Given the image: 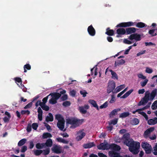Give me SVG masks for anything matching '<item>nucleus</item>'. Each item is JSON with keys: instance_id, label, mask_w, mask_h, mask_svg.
Listing matches in <instances>:
<instances>
[{"instance_id": "obj_1", "label": "nucleus", "mask_w": 157, "mask_h": 157, "mask_svg": "<svg viewBox=\"0 0 157 157\" xmlns=\"http://www.w3.org/2000/svg\"><path fill=\"white\" fill-rule=\"evenodd\" d=\"M129 137V134L128 133H126L123 135L122 139V141L124 144L129 147V150L132 153L137 154L139 151L140 143L138 142H134Z\"/></svg>"}, {"instance_id": "obj_2", "label": "nucleus", "mask_w": 157, "mask_h": 157, "mask_svg": "<svg viewBox=\"0 0 157 157\" xmlns=\"http://www.w3.org/2000/svg\"><path fill=\"white\" fill-rule=\"evenodd\" d=\"M157 90L155 89L153 90L150 94L148 91H146L144 97L142 98L138 104V106L143 105L147 103L149 100H152L155 96Z\"/></svg>"}, {"instance_id": "obj_3", "label": "nucleus", "mask_w": 157, "mask_h": 157, "mask_svg": "<svg viewBox=\"0 0 157 157\" xmlns=\"http://www.w3.org/2000/svg\"><path fill=\"white\" fill-rule=\"evenodd\" d=\"M97 147L99 150H107L109 148H112L113 149L112 151H119L120 149V147L115 144H113L110 145L108 144V143L105 141L103 143H101L99 145L97 146Z\"/></svg>"}, {"instance_id": "obj_4", "label": "nucleus", "mask_w": 157, "mask_h": 157, "mask_svg": "<svg viewBox=\"0 0 157 157\" xmlns=\"http://www.w3.org/2000/svg\"><path fill=\"white\" fill-rule=\"evenodd\" d=\"M83 121V119L79 120L75 118H68L66 119V124H71V128H75L82 124Z\"/></svg>"}, {"instance_id": "obj_5", "label": "nucleus", "mask_w": 157, "mask_h": 157, "mask_svg": "<svg viewBox=\"0 0 157 157\" xmlns=\"http://www.w3.org/2000/svg\"><path fill=\"white\" fill-rule=\"evenodd\" d=\"M51 96L52 98L49 101V102L52 104H54L57 103V100L60 97V95L58 93H54L50 94L47 97L44 98L42 100L43 102L45 104L47 101L48 98L50 96Z\"/></svg>"}, {"instance_id": "obj_6", "label": "nucleus", "mask_w": 157, "mask_h": 157, "mask_svg": "<svg viewBox=\"0 0 157 157\" xmlns=\"http://www.w3.org/2000/svg\"><path fill=\"white\" fill-rule=\"evenodd\" d=\"M134 25H136V27L138 28H142L145 26V24L142 22H139L136 24V23H133L132 22H128L120 23L116 27H125L133 26Z\"/></svg>"}, {"instance_id": "obj_7", "label": "nucleus", "mask_w": 157, "mask_h": 157, "mask_svg": "<svg viewBox=\"0 0 157 157\" xmlns=\"http://www.w3.org/2000/svg\"><path fill=\"white\" fill-rule=\"evenodd\" d=\"M128 39H128H124L123 40L124 43L128 44H130L134 42L133 40H135L136 41H138L141 40L140 35L136 33L130 35L129 36Z\"/></svg>"}, {"instance_id": "obj_8", "label": "nucleus", "mask_w": 157, "mask_h": 157, "mask_svg": "<svg viewBox=\"0 0 157 157\" xmlns=\"http://www.w3.org/2000/svg\"><path fill=\"white\" fill-rule=\"evenodd\" d=\"M151 104V103H148L147 105L143 108L136 109V111H133L132 112V113L135 114L136 112H137L138 114H140L144 117L146 120H148V117L146 113L143 112V111L148 108L150 106Z\"/></svg>"}, {"instance_id": "obj_9", "label": "nucleus", "mask_w": 157, "mask_h": 157, "mask_svg": "<svg viewBox=\"0 0 157 157\" xmlns=\"http://www.w3.org/2000/svg\"><path fill=\"white\" fill-rule=\"evenodd\" d=\"M116 87V83L113 80H109L108 83L107 87V92L109 94L111 92L113 93Z\"/></svg>"}, {"instance_id": "obj_10", "label": "nucleus", "mask_w": 157, "mask_h": 157, "mask_svg": "<svg viewBox=\"0 0 157 157\" xmlns=\"http://www.w3.org/2000/svg\"><path fill=\"white\" fill-rule=\"evenodd\" d=\"M141 146L145 150L147 154H149L151 152L152 148L150 144L147 142H143L141 144Z\"/></svg>"}, {"instance_id": "obj_11", "label": "nucleus", "mask_w": 157, "mask_h": 157, "mask_svg": "<svg viewBox=\"0 0 157 157\" xmlns=\"http://www.w3.org/2000/svg\"><path fill=\"white\" fill-rule=\"evenodd\" d=\"M52 151L54 152L59 154L63 152L62 147L60 145H54L52 148Z\"/></svg>"}, {"instance_id": "obj_12", "label": "nucleus", "mask_w": 157, "mask_h": 157, "mask_svg": "<svg viewBox=\"0 0 157 157\" xmlns=\"http://www.w3.org/2000/svg\"><path fill=\"white\" fill-rule=\"evenodd\" d=\"M109 72H110L112 75L111 78L113 79L117 80L118 79V76L116 72L113 71L112 70L110 69L109 68H107L105 71V74H108Z\"/></svg>"}, {"instance_id": "obj_13", "label": "nucleus", "mask_w": 157, "mask_h": 157, "mask_svg": "<svg viewBox=\"0 0 157 157\" xmlns=\"http://www.w3.org/2000/svg\"><path fill=\"white\" fill-rule=\"evenodd\" d=\"M85 132L83 130H80L77 133L76 139L78 141L81 140L85 135Z\"/></svg>"}, {"instance_id": "obj_14", "label": "nucleus", "mask_w": 157, "mask_h": 157, "mask_svg": "<svg viewBox=\"0 0 157 157\" xmlns=\"http://www.w3.org/2000/svg\"><path fill=\"white\" fill-rule=\"evenodd\" d=\"M16 82L17 85L22 89L23 90L25 91L26 90L24 86L21 85L22 81L21 79L20 78H14Z\"/></svg>"}, {"instance_id": "obj_15", "label": "nucleus", "mask_w": 157, "mask_h": 157, "mask_svg": "<svg viewBox=\"0 0 157 157\" xmlns=\"http://www.w3.org/2000/svg\"><path fill=\"white\" fill-rule=\"evenodd\" d=\"M125 87V84H123L117 86L113 92V94H116L121 91Z\"/></svg>"}, {"instance_id": "obj_16", "label": "nucleus", "mask_w": 157, "mask_h": 157, "mask_svg": "<svg viewBox=\"0 0 157 157\" xmlns=\"http://www.w3.org/2000/svg\"><path fill=\"white\" fill-rule=\"evenodd\" d=\"M117 33L118 34V35L117 36V37H121L120 35L124 34L126 33V31L123 28L119 29H117Z\"/></svg>"}, {"instance_id": "obj_17", "label": "nucleus", "mask_w": 157, "mask_h": 157, "mask_svg": "<svg viewBox=\"0 0 157 157\" xmlns=\"http://www.w3.org/2000/svg\"><path fill=\"white\" fill-rule=\"evenodd\" d=\"M155 129L154 127H152L147 129L144 133V137L147 138V137Z\"/></svg>"}, {"instance_id": "obj_18", "label": "nucleus", "mask_w": 157, "mask_h": 157, "mask_svg": "<svg viewBox=\"0 0 157 157\" xmlns=\"http://www.w3.org/2000/svg\"><path fill=\"white\" fill-rule=\"evenodd\" d=\"M66 93V91L64 90H62L60 92V93H58L59 94H60L61 96L63 94V96H62L61 98L62 100H65L67 99V94H65Z\"/></svg>"}, {"instance_id": "obj_19", "label": "nucleus", "mask_w": 157, "mask_h": 157, "mask_svg": "<svg viewBox=\"0 0 157 157\" xmlns=\"http://www.w3.org/2000/svg\"><path fill=\"white\" fill-rule=\"evenodd\" d=\"M87 30L89 34L90 35L94 36L95 35V30L91 25L88 27Z\"/></svg>"}, {"instance_id": "obj_20", "label": "nucleus", "mask_w": 157, "mask_h": 157, "mask_svg": "<svg viewBox=\"0 0 157 157\" xmlns=\"http://www.w3.org/2000/svg\"><path fill=\"white\" fill-rule=\"evenodd\" d=\"M147 123L150 125H154L157 123V118L151 119L148 121Z\"/></svg>"}, {"instance_id": "obj_21", "label": "nucleus", "mask_w": 157, "mask_h": 157, "mask_svg": "<svg viewBox=\"0 0 157 157\" xmlns=\"http://www.w3.org/2000/svg\"><path fill=\"white\" fill-rule=\"evenodd\" d=\"M88 102L91 104L94 107L96 108L97 110H99V108L95 101L93 100H89Z\"/></svg>"}, {"instance_id": "obj_22", "label": "nucleus", "mask_w": 157, "mask_h": 157, "mask_svg": "<svg viewBox=\"0 0 157 157\" xmlns=\"http://www.w3.org/2000/svg\"><path fill=\"white\" fill-rule=\"evenodd\" d=\"M125 63V61L123 59H118L115 62V65L116 67H117L120 65L123 64Z\"/></svg>"}, {"instance_id": "obj_23", "label": "nucleus", "mask_w": 157, "mask_h": 157, "mask_svg": "<svg viewBox=\"0 0 157 157\" xmlns=\"http://www.w3.org/2000/svg\"><path fill=\"white\" fill-rule=\"evenodd\" d=\"M136 29L134 28H130L126 29V33L127 34H129L135 33Z\"/></svg>"}, {"instance_id": "obj_24", "label": "nucleus", "mask_w": 157, "mask_h": 157, "mask_svg": "<svg viewBox=\"0 0 157 157\" xmlns=\"http://www.w3.org/2000/svg\"><path fill=\"white\" fill-rule=\"evenodd\" d=\"M57 126L61 130H63L64 127V121L58 122Z\"/></svg>"}, {"instance_id": "obj_25", "label": "nucleus", "mask_w": 157, "mask_h": 157, "mask_svg": "<svg viewBox=\"0 0 157 157\" xmlns=\"http://www.w3.org/2000/svg\"><path fill=\"white\" fill-rule=\"evenodd\" d=\"M56 140L59 142L62 143L64 144H67L68 141L60 137H58L56 138Z\"/></svg>"}, {"instance_id": "obj_26", "label": "nucleus", "mask_w": 157, "mask_h": 157, "mask_svg": "<svg viewBox=\"0 0 157 157\" xmlns=\"http://www.w3.org/2000/svg\"><path fill=\"white\" fill-rule=\"evenodd\" d=\"M38 118L39 120L41 121L42 118V111L40 107L38 109Z\"/></svg>"}, {"instance_id": "obj_27", "label": "nucleus", "mask_w": 157, "mask_h": 157, "mask_svg": "<svg viewBox=\"0 0 157 157\" xmlns=\"http://www.w3.org/2000/svg\"><path fill=\"white\" fill-rule=\"evenodd\" d=\"M94 71V76H93V78H95V76L98 74V70L97 68L96 67H95L91 70V75H93V71Z\"/></svg>"}, {"instance_id": "obj_28", "label": "nucleus", "mask_w": 157, "mask_h": 157, "mask_svg": "<svg viewBox=\"0 0 157 157\" xmlns=\"http://www.w3.org/2000/svg\"><path fill=\"white\" fill-rule=\"evenodd\" d=\"M120 111V109H116L113 110L109 114L110 117H112L113 116L117 114V112Z\"/></svg>"}, {"instance_id": "obj_29", "label": "nucleus", "mask_w": 157, "mask_h": 157, "mask_svg": "<svg viewBox=\"0 0 157 157\" xmlns=\"http://www.w3.org/2000/svg\"><path fill=\"white\" fill-rule=\"evenodd\" d=\"M133 89H131L126 93L123 96H122L121 98H125L127 97L133 91Z\"/></svg>"}, {"instance_id": "obj_30", "label": "nucleus", "mask_w": 157, "mask_h": 157, "mask_svg": "<svg viewBox=\"0 0 157 157\" xmlns=\"http://www.w3.org/2000/svg\"><path fill=\"white\" fill-rule=\"evenodd\" d=\"M46 121H52L53 120V117L52 115L49 113L48 116L46 118Z\"/></svg>"}, {"instance_id": "obj_31", "label": "nucleus", "mask_w": 157, "mask_h": 157, "mask_svg": "<svg viewBox=\"0 0 157 157\" xmlns=\"http://www.w3.org/2000/svg\"><path fill=\"white\" fill-rule=\"evenodd\" d=\"M55 119L58 121V122L64 121V119L61 115L59 114L56 115Z\"/></svg>"}, {"instance_id": "obj_32", "label": "nucleus", "mask_w": 157, "mask_h": 157, "mask_svg": "<svg viewBox=\"0 0 157 157\" xmlns=\"http://www.w3.org/2000/svg\"><path fill=\"white\" fill-rule=\"evenodd\" d=\"M95 146L93 142L90 143L88 144H85L83 145V147L86 148H90Z\"/></svg>"}, {"instance_id": "obj_33", "label": "nucleus", "mask_w": 157, "mask_h": 157, "mask_svg": "<svg viewBox=\"0 0 157 157\" xmlns=\"http://www.w3.org/2000/svg\"><path fill=\"white\" fill-rule=\"evenodd\" d=\"M52 144V139H49L47 140L44 145H45L46 146L51 147Z\"/></svg>"}, {"instance_id": "obj_34", "label": "nucleus", "mask_w": 157, "mask_h": 157, "mask_svg": "<svg viewBox=\"0 0 157 157\" xmlns=\"http://www.w3.org/2000/svg\"><path fill=\"white\" fill-rule=\"evenodd\" d=\"M27 140L25 139H23L20 140L18 143V145L19 146H21L24 145L26 142Z\"/></svg>"}, {"instance_id": "obj_35", "label": "nucleus", "mask_w": 157, "mask_h": 157, "mask_svg": "<svg viewBox=\"0 0 157 157\" xmlns=\"http://www.w3.org/2000/svg\"><path fill=\"white\" fill-rule=\"evenodd\" d=\"M52 137V135L49 133H44L43 135V138L46 139Z\"/></svg>"}, {"instance_id": "obj_36", "label": "nucleus", "mask_w": 157, "mask_h": 157, "mask_svg": "<svg viewBox=\"0 0 157 157\" xmlns=\"http://www.w3.org/2000/svg\"><path fill=\"white\" fill-rule=\"evenodd\" d=\"M111 97V98L109 99V102L110 103L112 104L115 102L116 99L115 98L113 95H112Z\"/></svg>"}, {"instance_id": "obj_37", "label": "nucleus", "mask_w": 157, "mask_h": 157, "mask_svg": "<svg viewBox=\"0 0 157 157\" xmlns=\"http://www.w3.org/2000/svg\"><path fill=\"white\" fill-rule=\"evenodd\" d=\"M78 110L82 113L85 114L86 112V110L83 106L79 107L78 108Z\"/></svg>"}, {"instance_id": "obj_38", "label": "nucleus", "mask_w": 157, "mask_h": 157, "mask_svg": "<svg viewBox=\"0 0 157 157\" xmlns=\"http://www.w3.org/2000/svg\"><path fill=\"white\" fill-rule=\"evenodd\" d=\"M105 33L108 35L112 36L113 34L114 31L113 30H109V29H107Z\"/></svg>"}, {"instance_id": "obj_39", "label": "nucleus", "mask_w": 157, "mask_h": 157, "mask_svg": "<svg viewBox=\"0 0 157 157\" xmlns=\"http://www.w3.org/2000/svg\"><path fill=\"white\" fill-rule=\"evenodd\" d=\"M145 71L147 73L151 74L153 72V70L151 68L147 67H146Z\"/></svg>"}, {"instance_id": "obj_40", "label": "nucleus", "mask_w": 157, "mask_h": 157, "mask_svg": "<svg viewBox=\"0 0 157 157\" xmlns=\"http://www.w3.org/2000/svg\"><path fill=\"white\" fill-rule=\"evenodd\" d=\"M144 80L140 82V85L142 87H144L147 83L148 80L146 78L144 79Z\"/></svg>"}, {"instance_id": "obj_41", "label": "nucleus", "mask_w": 157, "mask_h": 157, "mask_svg": "<svg viewBox=\"0 0 157 157\" xmlns=\"http://www.w3.org/2000/svg\"><path fill=\"white\" fill-rule=\"evenodd\" d=\"M129 114L128 112H126L122 113L120 115V117L121 118H124L128 116Z\"/></svg>"}, {"instance_id": "obj_42", "label": "nucleus", "mask_w": 157, "mask_h": 157, "mask_svg": "<svg viewBox=\"0 0 157 157\" xmlns=\"http://www.w3.org/2000/svg\"><path fill=\"white\" fill-rule=\"evenodd\" d=\"M118 119H114L113 120L110 121L109 122V124L111 125H115L116 124L117 122Z\"/></svg>"}, {"instance_id": "obj_43", "label": "nucleus", "mask_w": 157, "mask_h": 157, "mask_svg": "<svg viewBox=\"0 0 157 157\" xmlns=\"http://www.w3.org/2000/svg\"><path fill=\"white\" fill-rule=\"evenodd\" d=\"M155 30H157V27L155 29L150 30L149 31V33L152 36H155L156 35V33H155Z\"/></svg>"}, {"instance_id": "obj_44", "label": "nucleus", "mask_w": 157, "mask_h": 157, "mask_svg": "<svg viewBox=\"0 0 157 157\" xmlns=\"http://www.w3.org/2000/svg\"><path fill=\"white\" fill-rule=\"evenodd\" d=\"M137 76L139 78L141 79H145L146 78V77L143 75L141 73H140L137 75Z\"/></svg>"}, {"instance_id": "obj_45", "label": "nucleus", "mask_w": 157, "mask_h": 157, "mask_svg": "<svg viewBox=\"0 0 157 157\" xmlns=\"http://www.w3.org/2000/svg\"><path fill=\"white\" fill-rule=\"evenodd\" d=\"M139 123V120L137 118L134 119L131 121V123L132 125H136L137 124Z\"/></svg>"}, {"instance_id": "obj_46", "label": "nucleus", "mask_w": 157, "mask_h": 157, "mask_svg": "<svg viewBox=\"0 0 157 157\" xmlns=\"http://www.w3.org/2000/svg\"><path fill=\"white\" fill-rule=\"evenodd\" d=\"M80 93L82 95L83 97H85L86 96V94L88 93L85 90H82L80 91Z\"/></svg>"}, {"instance_id": "obj_47", "label": "nucleus", "mask_w": 157, "mask_h": 157, "mask_svg": "<svg viewBox=\"0 0 157 157\" xmlns=\"http://www.w3.org/2000/svg\"><path fill=\"white\" fill-rule=\"evenodd\" d=\"M108 106V102L106 101L102 105H101L99 108L101 109H104L106 108Z\"/></svg>"}, {"instance_id": "obj_48", "label": "nucleus", "mask_w": 157, "mask_h": 157, "mask_svg": "<svg viewBox=\"0 0 157 157\" xmlns=\"http://www.w3.org/2000/svg\"><path fill=\"white\" fill-rule=\"evenodd\" d=\"M128 88L126 87L123 90L119 93L117 95V97L118 98L120 97L123 94L128 90Z\"/></svg>"}, {"instance_id": "obj_49", "label": "nucleus", "mask_w": 157, "mask_h": 157, "mask_svg": "<svg viewBox=\"0 0 157 157\" xmlns=\"http://www.w3.org/2000/svg\"><path fill=\"white\" fill-rule=\"evenodd\" d=\"M76 92V90H73L70 91L69 92V94L70 96L74 97L75 96Z\"/></svg>"}, {"instance_id": "obj_50", "label": "nucleus", "mask_w": 157, "mask_h": 157, "mask_svg": "<svg viewBox=\"0 0 157 157\" xmlns=\"http://www.w3.org/2000/svg\"><path fill=\"white\" fill-rule=\"evenodd\" d=\"M41 107L44 110L46 111H48L49 109V107L48 106L45 105V104H43Z\"/></svg>"}, {"instance_id": "obj_51", "label": "nucleus", "mask_w": 157, "mask_h": 157, "mask_svg": "<svg viewBox=\"0 0 157 157\" xmlns=\"http://www.w3.org/2000/svg\"><path fill=\"white\" fill-rule=\"evenodd\" d=\"M151 108L153 109H155L157 108V101H155L154 102L152 105Z\"/></svg>"}, {"instance_id": "obj_52", "label": "nucleus", "mask_w": 157, "mask_h": 157, "mask_svg": "<svg viewBox=\"0 0 157 157\" xmlns=\"http://www.w3.org/2000/svg\"><path fill=\"white\" fill-rule=\"evenodd\" d=\"M27 69V70H29L31 69V66L29 64H27L26 65H25L24 66V72H26V69Z\"/></svg>"}, {"instance_id": "obj_53", "label": "nucleus", "mask_w": 157, "mask_h": 157, "mask_svg": "<svg viewBox=\"0 0 157 157\" xmlns=\"http://www.w3.org/2000/svg\"><path fill=\"white\" fill-rule=\"evenodd\" d=\"M43 152V151L41 150H36L34 151V154L36 155H39L41 154Z\"/></svg>"}, {"instance_id": "obj_54", "label": "nucleus", "mask_w": 157, "mask_h": 157, "mask_svg": "<svg viewBox=\"0 0 157 157\" xmlns=\"http://www.w3.org/2000/svg\"><path fill=\"white\" fill-rule=\"evenodd\" d=\"M44 146V144H37L36 145V147L38 149H40L43 147Z\"/></svg>"}, {"instance_id": "obj_55", "label": "nucleus", "mask_w": 157, "mask_h": 157, "mask_svg": "<svg viewBox=\"0 0 157 157\" xmlns=\"http://www.w3.org/2000/svg\"><path fill=\"white\" fill-rule=\"evenodd\" d=\"M71 104L70 102L67 101H66L63 102V106L65 107H67L70 105Z\"/></svg>"}, {"instance_id": "obj_56", "label": "nucleus", "mask_w": 157, "mask_h": 157, "mask_svg": "<svg viewBox=\"0 0 157 157\" xmlns=\"http://www.w3.org/2000/svg\"><path fill=\"white\" fill-rule=\"evenodd\" d=\"M38 127V124L36 123H33L32 124V127L34 130H36Z\"/></svg>"}, {"instance_id": "obj_57", "label": "nucleus", "mask_w": 157, "mask_h": 157, "mask_svg": "<svg viewBox=\"0 0 157 157\" xmlns=\"http://www.w3.org/2000/svg\"><path fill=\"white\" fill-rule=\"evenodd\" d=\"M50 152V149L49 148H48L45 150H44L43 151V154L44 155H46L48 154Z\"/></svg>"}, {"instance_id": "obj_58", "label": "nucleus", "mask_w": 157, "mask_h": 157, "mask_svg": "<svg viewBox=\"0 0 157 157\" xmlns=\"http://www.w3.org/2000/svg\"><path fill=\"white\" fill-rule=\"evenodd\" d=\"M153 154L155 155H157V144L154 147Z\"/></svg>"}, {"instance_id": "obj_59", "label": "nucleus", "mask_w": 157, "mask_h": 157, "mask_svg": "<svg viewBox=\"0 0 157 157\" xmlns=\"http://www.w3.org/2000/svg\"><path fill=\"white\" fill-rule=\"evenodd\" d=\"M27 150V147L26 146H24L21 148V152H25Z\"/></svg>"}, {"instance_id": "obj_60", "label": "nucleus", "mask_w": 157, "mask_h": 157, "mask_svg": "<svg viewBox=\"0 0 157 157\" xmlns=\"http://www.w3.org/2000/svg\"><path fill=\"white\" fill-rule=\"evenodd\" d=\"M132 46H130L128 47V48L124 52V54H128L130 50L132 48Z\"/></svg>"}, {"instance_id": "obj_61", "label": "nucleus", "mask_w": 157, "mask_h": 157, "mask_svg": "<svg viewBox=\"0 0 157 157\" xmlns=\"http://www.w3.org/2000/svg\"><path fill=\"white\" fill-rule=\"evenodd\" d=\"M145 92V90L144 89H140L138 91V93L139 94H144Z\"/></svg>"}, {"instance_id": "obj_62", "label": "nucleus", "mask_w": 157, "mask_h": 157, "mask_svg": "<svg viewBox=\"0 0 157 157\" xmlns=\"http://www.w3.org/2000/svg\"><path fill=\"white\" fill-rule=\"evenodd\" d=\"M43 104L40 101H38L36 104V106L37 107L39 105L41 107Z\"/></svg>"}, {"instance_id": "obj_63", "label": "nucleus", "mask_w": 157, "mask_h": 157, "mask_svg": "<svg viewBox=\"0 0 157 157\" xmlns=\"http://www.w3.org/2000/svg\"><path fill=\"white\" fill-rule=\"evenodd\" d=\"M145 50L142 51L137 53V56H139L142 54H143L145 53Z\"/></svg>"}, {"instance_id": "obj_64", "label": "nucleus", "mask_w": 157, "mask_h": 157, "mask_svg": "<svg viewBox=\"0 0 157 157\" xmlns=\"http://www.w3.org/2000/svg\"><path fill=\"white\" fill-rule=\"evenodd\" d=\"M98 155L100 157H107V156L102 153H99Z\"/></svg>"}]
</instances>
